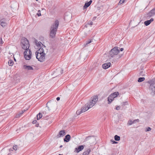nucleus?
<instances>
[{"mask_svg":"<svg viewBox=\"0 0 155 155\" xmlns=\"http://www.w3.org/2000/svg\"><path fill=\"white\" fill-rule=\"evenodd\" d=\"M13 149L14 150H17V149H18V147L16 145H15V146H14L13 147Z\"/></svg>","mask_w":155,"mask_h":155,"instance_id":"obj_38","label":"nucleus"},{"mask_svg":"<svg viewBox=\"0 0 155 155\" xmlns=\"http://www.w3.org/2000/svg\"><path fill=\"white\" fill-rule=\"evenodd\" d=\"M83 112H82V110H78L77 111L76 114L78 115H80Z\"/></svg>","mask_w":155,"mask_h":155,"instance_id":"obj_30","label":"nucleus"},{"mask_svg":"<svg viewBox=\"0 0 155 155\" xmlns=\"http://www.w3.org/2000/svg\"><path fill=\"white\" fill-rule=\"evenodd\" d=\"M37 15L38 16H41V11L40 10H39L38 11V12L37 13Z\"/></svg>","mask_w":155,"mask_h":155,"instance_id":"obj_36","label":"nucleus"},{"mask_svg":"<svg viewBox=\"0 0 155 155\" xmlns=\"http://www.w3.org/2000/svg\"><path fill=\"white\" fill-rule=\"evenodd\" d=\"M36 121H37L36 120H34L33 121L32 123L33 124H35V123Z\"/></svg>","mask_w":155,"mask_h":155,"instance_id":"obj_45","label":"nucleus"},{"mask_svg":"<svg viewBox=\"0 0 155 155\" xmlns=\"http://www.w3.org/2000/svg\"><path fill=\"white\" fill-rule=\"evenodd\" d=\"M111 63L110 62L105 63L102 65V67L104 69H106L110 67Z\"/></svg>","mask_w":155,"mask_h":155,"instance_id":"obj_14","label":"nucleus"},{"mask_svg":"<svg viewBox=\"0 0 155 155\" xmlns=\"http://www.w3.org/2000/svg\"><path fill=\"white\" fill-rule=\"evenodd\" d=\"M120 50L117 48L115 47L112 49L110 51V56L113 57L114 55H117L119 52Z\"/></svg>","mask_w":155,"mask_h":155,"instance_id":"obj_5","label":"nucleus"},{"mask_svg":"<svg viewBox=\"0 0 155 155\" xmlns=\"http://www.w3.org/2000/svg\"><path fill=\"white\" fill-rule=\"evenodd\" d=\"M21 46L25 50L29 49V44L28 40L26 38H23L21 40Z\"/></svg>","mask_w":155,"mask_h":155,"instance_id":"obj_3","label":"nucleus"},{"mask_svg":"<svg viewBox=\"0 0 155 155\" xmlns=\"http://www.w3.org/2000/svg\"><path fill=\"white\" fill-rule=\"evenodd\" d=\"M121 104L122 106H124L126 105H128V103L127 101L124 102L122 103Z\"/></svg>","mask_w":155,"mask_h":155,"instance_id":"obj_31","label":"nucleus"},{"mask_svg":"<svg viewBox=\"0 0 155 155\" xmlns=\"http://www.w3.org/2000/svg\"><path fill=\"white\" fill-rule=\"evenodd\" d=\"M67 14H69V17L70 18H71V14L70 13H66L65 14V18H67Z\"/></svg>","mask_w":155,"mask_h":155,"instance_id":"obj_37","label":"nucleus"},{"mask_svg":"<svg viewBox=\"0 0 155 155\" xmlns=\"http://www.w3.org/2000/svg\"><path fill=\"white\" fill-rule=\"evenodd\" d=\"M93 140H95V138H93Z\"/></svg>","mask_w":155,"mask_h":155,"instance_id":"obj_48","label":"nucleus"},{"mask_svg":"<svg viewBox=\"0 0 155 155\" xmlns=\"http://www.w3.org/2000/svg\"><path fill=\"white\" fill-rule=\"evenodd\" d=\"M92 2V1L91 0L89 2H87L85 3L84 6V8H86L88 7H89L90 5L91 4V2Z\"/></svg>","mask_w":155,"mask_h":155,"instance_id":"obj_21","label":"nucleus"},{"mask_svg":"<svg viewBox=\"0 0 155 155\" xmlns=\"http://www.w3.org/2000/svg\"><path fill=\"white\" fill-rule=\"evenodd\" d=\"M98 96L97 95H96L92 97L90 101L93 103L94 104H95L98 101Z\"/></svg>","mask_w":155,"mask_h":155,"instance_id":"obj_8","label":"nucleus"},{"mask_svg":"<svg viewBox=\"0 0 155 155\" xmlns=\"http://www.w3.org/2000/svg\"><path fill=\"white\" fill-rule=\"evenodd\" d=\"M56 99H57V101H58L60 100V98L59 97H57L56 98Z\"/></svg>","mask_w":155,"mask_h":155,"instance_id":"obj_44","label":"nucleus"},{"mask_svg":"<svg viewBox=\"0 0 155 155\" xmlns=\"http://www.w3.org/2000/svg\"><path fill=\"white\" fill-rule=\"evenodd\" d=\"M93 24V22L92 21H90L89 22H88V23L86 24L85 26L86 27H87L89 25H91Z\"/></svg>","mask_w":155,"mask_h":155,"instance_id":"obj_34","label":"nucleus"},{"mask_svg":"<svg viewBox=\"0 0 155 155\" xmlns=\"http://www.w3.org/2000/svg\"><path fill=\"white\" fill-rule=\"evenodd\" d=\"M90 152V150H88L86 151H84L82 155H88Z\"/></svg>","mask_w":155,"mask_h":155,"instance_id":"obj_25","label":"nucleus"},{"mask_svg":"<svg viewBox=\"0 0 155 155\" xmlns=\"http://www.w3.org/2000/svg\"><path fill=\"white\" fill-rule=\"evenodd\" d=\"M153 21V18H152L150 19V20L145 21L144 22V24L146 26H147L149 25L151 23V22H152Z\"/></svg>","mask_w":155,"mask_h":155,"instance_id":"obj_18","label":"nucleus"},{"mask_svg":"<svg viewBox=\"0 0 155 155\" xmlns=\"http://www.w3.org/2000/svg\"><path fill=\"white\" fill-rule=\"evenodd\" d=\"M114 139L116 141H119L120 140V137L119 136L115 135L114 137Z\"/></svg>","mask_w":155,"mask_h":155,"instance_id":"obj_27","label":"nucleus"},{"mask_svg":"<svg viewBox=\"0 0 155 155\" xmlns=\"http://www.w3.org/2000/svg\"><path fill=\"white\" fill-rule=\"evenodd\" d=\"M150 89L152 91L151 93L153 94H155V84H151L150 86Z\"/></svg>","mask_w":155,"mask_h":155,"instance_id":"obj_11","label":"nucleus"},{"mask_svg":"<svg viewBox=\"0 0 155 155\" xmlns=\"http://www.w3.org/2000/svg\"><path fill=\"white\" fill-rule=\"evenodd\" d=\"M89 109V108L87 107V106H86V104L84 107L81 108V110H82V112L83 113L87 111Z\"/></svg>","mask_w":155,"mask_h":155,"instance_id":"obj_19","label":"nucleus"},{"mask_svg":"<svg viewBox=\"0 0 155 155\" xmlns=\"http://www.w3.org/2000/svg\"><path fill=\"white\" fill-rule=\"evenodd\" d=\"M86 140H92V137H87L86 139Z\"/></svg>","mask_w":155,"mask_h":155,"instance_id":"obj_40","label":"nucleus"},{"mask_svg":"<svg viewBox=\"0 0 155 155\" xmlns=\"http://www.w3.org/2000/svg\"><path fill=\"white\" fill-rule=\"evenodd\" d=\"M14 60H15V61H16V60H15V58H14Z\"/></svg>","mask_w":155,"mask_h":155,"instance_id":"obj_49","label":"nucleus"},{"mask_svg":"<svg viewBox=\"0 0 155 155\" xmlns=\"http://www.w3.org/2000/svg\"><path fill=\"white\" fill-rule=\"evenodd\" d=\"M23 68L27 70H31L33 69V68L31 66L27 65H24Z\"/></svg>","mask_w":155,"mask_h":155,"instance_id":"obj_17","label":"nucleus"},{"mask_svg":"<svg viewBox=\"0 0 155 155\" xmlns=\"http://www.w3.org/2000/svg\"><path fill=\"white\" fill-rule=\"evenodd\" d=\"M66 134L65 131L64 130H62L60 131L58 134L57 135V137L58 138L63 137Z\"/></svg>","mask_w":155,"mask_h":155,"instance_id":"obj_9","label":"nucleus"},{"mask_svg":"<svg viewBox=\"0 0 155 155\" xmlns=\"http://www.w3.org/2000/svg\"><path fill=\"white\" fill-rule=\"evenodd\" d=\"M42 9V10H44V9Z\"/></svg>","mask_w":155,"mask_h":155,"instance_id":"obj_50","label":"nucleus"},{"mask_svg":"<svg viewBox=\"0 0 155 155\" xmlns=\"http://www.w3.org/2000/svg\"><path fill=\"white\" fill-rule=\"evenodd\" d=\"M116 109L117 110H119L120 109V107L119 106H117L116 107Z\"/></svg>","mask_w":155,"mask_h":155,"instance_id":"obj_42","label":"nucleus"},{"mask_svg":"<svg viewBox=\"0 0 155 155\" xmlns=\"http://www.w3.org/2000/svg\"><path fill=\"white\" fill-rule=\"evenodd\" d=\"M84 146H80L78 147L75 148V151L77 153H78L80 151H81L84 149Z\"/></svg>","mask_w":155,"mask_h":155,"instance_id":"obj_13","label":"nucleus"},{"mask_svg":"<svg viewBox=\"0 0 155 155\" xmlns=\"http://www.w3.org/2000/svg\"><path fill=\"white\" fill-rule=\"evenodd\" d=\"M42 117V115L40 113H39L37 115V118L38 120L40 119Z\"/></svg>","mask_w":155,"mask_h":155,"instance_id":"obj_29","label":"nucleus"},{"mask_svg":"<svg viewBox=\"0 0 155 155\" xmlns=\"http://www.w3.org/2000/svg\"><path fill=\"white\" fill-rule=\"evenodd\" d=\"M111 141L113 143H117V142H116L115 141H114V140H111Z\"/></svg>","mask_w":155,"mask_h":155,"instance_id":"obj_43","label":"nucleus"},{"mask_svg":"<svg viewBox=\"0 0 155 155\" xmlns=\"http://www.w3.org/2000/svg\"><path fill=\"white\" fill-rule=\"evenodd\" d=\"M24 57L26 60H29L31 57V52L29 49L25 50L24 52Z\"/></svg>","mask_w":155,"mask_h":155,"instance_id":"obj_4","label":"nucleus"},{"mask_svg":"<svg viewBox=\"0 0 155 155\" xmlns=\"http://www.w3.org/2000/svg\"><path fill=\"white\" fill-rule=\"evenodd\" d=\"M34 137V135L32 133L28 134L26 136V138L28 141H31L33 140Z\"/></svg>","mask_w":155,"mask_h":155,"instance_id":"obj_6","label":"nucleus"},{"mask_svg":"<svg viewBox=\"0 0 155 155\" xmlns=\"http://www.w3.org/2000/svg\"><path fill=\"white\" fill-rule=\"evenodd\" d=\"M35 54L36 58L39 61L42 62L45 60V54L43 48H40L36 52Z\"/></svg>","mask_w":155,"mask_h":155,"instance_id":"obj_1","label":"nucleus"},{"mask_svg":"<svg viewBox=\"0 0 155 155\" xmlns=\"http://www.w3.org/2000/svg\"><path fill=\"white\" fill-rule=\"evenodd\" d=\"M151 128L150 127H147L145 128V132L150 131L151 130Z\"/></svg>","mask_w":155,"mask_h":155,"instance_id":"obj_33","label":"nucleus"},{"mask_svg":"<svg viewBox=\"0 0 155 155\" xmlns=\"http://www.w3.org/2000/svg\"><path fill=\"white\" fill-rule=\"evenodd\" d=\"M62 147V145H61V146H60V148H61V147Z\"/></svg>","mask_w":155,"mask_h":155,"instance_id":"obj_47","label":"nucleus"},{"mask_svg":"<svg viewBox=\"0 0 155 155\" xmlns=\"http://www.w3.org/2000/svg\"><path fill=\"white\" fill-rule=\"evenodd\" d=\"M125 0H120L118 4V5H119V4H122L124 2Z\"/></svg>","mask_w":155,"mask_h":155,"instance_id":"obj_39","label":"nucleus"},{"mask_svg":"<svg viewBox=\"0 0 155 155\" xmlns=\"http://www.w3.org/2000/svg\"><path fill=\"white\" fill-rule=\"evenodd\" d=\"M26 110H23L22 111H21V112H19V113H18V114H17L16 115V116H15V117H17V118H18V117H20L21 115Z\"/></svg>","mask_w":155,"mask_h":155,"instance_id":"obj_22","label":"nucleus"},{"mask_svg":"<svg viewBox=\"0 0 155 155\" xmlns=\"http://www.w3.org/2000/svg\"><path fill=\"white\" fill-rule=\"evenodd\" d=\"M3 43V42L2 38H0V44H2Z\"/></svg>","mask_w":155,"mask_h":155,"instance_id":"obj_41","label":"nucleus"},{"mask_svg":"<svg viewBox=\"0 0 155 155\" xmlns=\"http://www.w3.org/2000/svg\"><path fill=\"white\" fill-rule=\"evenodd\" d=\"M8 64L10 66H12L14 64L13 61L12 60H9L8 61Z\"/></svg>","mask_w":155,"mask_h":155,"instance_id":"obj_26","label":"nucleus"},{"mask_svg":"<svg viewBox=\"0 0 155 155\" xmlns=\"http://www.w3.org/2000/svg\"><path fill=\"white\" fill-rule=\"evenodd\" d=\"M1 25L2 27H4L6 26L7 22L5 19H2L0 20Z\"/></svg>","mask_w":155,"mask_h":155,"instance_id":"obj_10","label":"nucleus"},{"mask_svg":"<svg viewBox=\"0 0 155 155\" xmlns=\"http://www.w3.org/2000/svg\"><path fill=\"white\" fill-rule=\"evenodd\" d=\"M58 25V21L56 20L51 25L50 33V35L51 38H53L55 37Z\"/></svg>","mask_w":155,"mask_h":155,"instance_id":"obj_2","label":"nucleus"},{"mask_svg":"<svg viewBox=\"0 0 155 155\" xmlns=\"http://www.w3.org/2000/svg\"><path fill=\"white\" fill-rule=\"evenodd\" d=\"M148 15L150 17L152 16L155 15V7L148 13Z\"/></svg>","mask_w":155,"mask_h":155,"instance_id":"obj_16","label":"nucleus"},{"mask_svg":"<svg viewBox=\"0 0 155 155\" xmlns=\"http://www.w3.org/2000/svg\"><path fill=\"white\" fill-rule=\"evenodd\" d=\"M95 104L91 102L90 101H89L86 104V106L88 107L89 109L93 107Z\"/></svg>","mask_w":155,"mask_h":155,"instance_id":"obj_15","label":"nucleus"},{"mask_svg":"<svg viewBox=\"0 0 155 155\" xmlns=\"http://www.w3.org/2000/svg\"><path fill=\"white\" fill-rule=\"evenodd\" d=\"M112 96H111V95L110 94L108 98V103H110L114 100V98L112 97Z\"/></svg>","mask_w":155,"mask_h":155,"instance_id":"obj_23","label":"nucleus"},{"mask_svg":"<svg viewBox=\"0 0 155 155\" xmlns=\"http://www.w3.org/2000/svg\"><path fill=\"white\" fill-rule=\"evenodd\" d=\"M35 45L37 48H41V46L43 45V44L40 41H38L35 40Z\"/></svg>","mask_w":155,"mask_h":155,"instance_id":"obj_12","label":"nucleus"},{"mask_svg":"<svg viewBox=\"0 0 155 155\" xmlns=\"http://www.w3.org/2000/svg\"><path fill=\"white\" fill-rule=\"evenodd\" d=\"M120 50L121 51H123L124 49L123 48H121Z\"/></svg>","mask_w":155,"mask_h":155,"instance_id":"obj_46","label":"nucleus"},{"mask_svg":"<svg viewBox=\"0 0 155 155\" xmlns=\"http://www.w3.org/2000/svg\"><path fill=\"white\" fill-rule=\"evenodd\" d=\"M92 42L91 40H89L86 42V44H84L85 46H88V44Z\"/></svg>","mask_w":155,"mask_h":155,"instance_id":"obj_32","label":"nucleus"},{"mask_svg":"<svg viewBox=\"0 0 155 155\" xmlns=\"http://www.w3.org/2000/svg\"><path fill=\"white\" fill-rule=\"evenodd\" d=\"M36 1H38V0H35Z\"/></svg>","mask_w":155,"mask_h":155,"instance_id":"obj_51","label":"nucleus"},{"mask_svg":"<svg viewBox=\"0 0 155 155\" xmlns=\"http://www.w3.org/2000/svg\"><path fill=\"white\" fill-rule=\"evenodd\" d=\"M145 78H139L138 80V81L139 82H140L144 81L145 80Z\"/></svg>","mask_w":155,"mask_h":155,"instance_id":"obj_28","label":"nucleus"},{"mask_svg":"<svg viewBox=\"0 0 155 155\" xmlns=\"http://www.w3.org/2000/svg\"><path fill=\"white\" fill-rule=\"evenodd\" d=\"M70 138V136L69 134H68L65 136V138L64 139V141L65 142H68L69 141Z\"/></svg>","mask_w":155,"mask_h":155,"instance_id":"obj_20","label":"nucleus"},{"mask_svg":"<svg viewBox=\"0 0 155 155\" xmlns=\"http://www.w3.org/2000/svg\"><path fill=\"white\" fill-rule=\"evenodd\" d=\"M111 96L114 98L117 96L119 95V93L118 92H116L111 94Z\"/></svg>","mask_w":155,"mask_h":155,"instance_id":"obj_24","label":"nucleus"},{"mask_svg":"<svg viewBox=\"0 0 155 155\" xmlns=\"http://www.w3.org/2000/svg\"><path fill=\"white\" fill-rule=\"evenodd\" d=\"M63 70L61 68H59L57 70L56 72H60L61 74L63 73Z\"/></svg>","mask_w":155,"mask_h":155,"instance_id":"obj_35","label":"nucleus"},{"mask_svg":"<svg viewBox=\"0 0 155 155\" xmlns=\"http://www.w3.org/2000/svg\"><path fill=\"white\" fill-rule=\"evenodd\" d=\"M139 120L138 119H135L133 121L130 119L128 121L127 125L128 126L131 125L133 124L136 123V122H139Z\"/></svg>","mask_w":155,"mask_h":155,"instance_id":"obj_7","label":"nucleus"}]
</instances>
